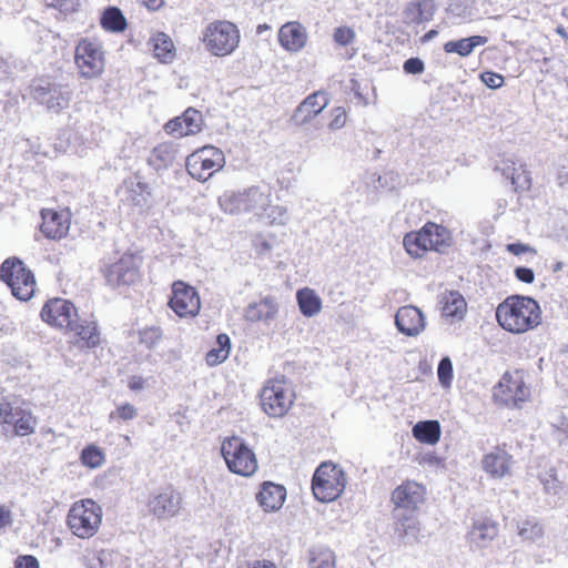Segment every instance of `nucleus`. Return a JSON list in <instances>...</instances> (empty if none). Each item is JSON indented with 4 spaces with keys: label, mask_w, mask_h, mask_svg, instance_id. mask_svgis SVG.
Instances as JSON below:
<instances>
[{
    "label": "nucleus",
    "mask_w": 568,
    "mask_h": 568,
    "mask_svg": "<svg viewBox=\"0 0 568 568\" xmlns=\"http://www.w3.org/2000/svg\"><path fill=\"white\" fill-rule=\"evenodd\" d=\"M278 312L276 298L273 296H265L258 302L250 303L245 311L244 317L248 322H271L275 318Z\"/></svg>",
    "instance_id": "25"
},
{
    "label": "nucleus",
    "mask_w": 568,
    "mask_h": 568,
    "mask_svg": "<svg viewBox=\"0 0 568 568\" xmlns=\"http://www.w3.org/2000/svg\"><path fill=\"white\" fill-rule=\"evenodd\" d=\"M41 318L52 326L68 329L78 318L75 306L68 300L53 298L48 301L41 310Z\"/></svg>",
    "instance_id": "16"
},
{
    "label": "nucleus",
    "mask_w": 568,
    "mask_h": 568,
    "mask_svg": "<svg viewBox=\"0 0 568 568\" xmlns=\"http://www.w3.org/2000/svg\"><path fill=\"white\" fill-rule=\"evenodd\" d=\"M263 210L266 211V216L270 219V222L273 223V224H281V225H283L288 220V214H287V211H286V209L284 206H280V205L271 206V205H267Z\"/></svg>",
    "instance_id": "48"
},
{
    "label": "nucleus",
    "mask_w": 568,
    "mask_h": 568,
    "mask_svg": "<svg viewBox=\"0 0 568 568\" xmlns=\"http://www.w3.org/2000/svg\"><path fill=\"white\" fill-rule=\"evenodd\" d=\"M165 130H166L168 133L174 134L176 136L189 135V133H184L185 125H184V121H182V116H176V118L170 120L165 124Z\"/></svg>",
    "instance_id": "52"
},
{
    "label": "nucleus",
    "mask_w": 568,
    "mask_h": 568,
    "mask_svg": "<svg viewBox=\"0 0 568 568\" xmlns=\"http://www.w3.org/2000/svg\"><path fill=\"white\" fill-rule=\"evenodd\" d=\"M74 61L81 77L85 79L99 77L104 70V52L101 43L82 39L75 48Z\"/></svg>",
    "instance_id": "12"
},
{
    "label": "nucleus",
    "mask_w": 568,
    "mask_h": 568,
    "mask_svg": "<svg viewBox=\"0 0 568 568\" xmlns=\"http://www.w3.org/2000/svg\"><path fill=\"white\" fill-rule=\"evenodd\" d=\"M501 171L507 179H510L511 184L515 187V191H524L530 187L531 179L528 172L523 166L516 169L507 165L504 169H501Z\"/></svg>",
    "instance_id": "38"
},
{
    "label": "nucleus",
    "mask_w": 568,
    "mask_h": 568,
    "mask_svg": "<svg viewBox=\"0 0 568 568\" xmlns=\"http://www.w3.org/2000/svg\"><path fill=\"white\" fill-rule=\"evenodd\" d=\"M530 395L529 388L524 382V372H506L499 383L494 388V398L496 402L506 406L520 407Z\"/></svg>",
    "instance_id": "11"
},
{
    "label": "nucleus",
    "mask_w": 568,
    "mask_h": 568,
    "mask_svg": "<svg viewBox=\"0 0 568 568\" xmlns=\"http://www.w3.org/2000/svg\"><path fill=\"white\" fill-rule=\"evenodd\" d=\"M327 103L328 100L323 92H314L298 104L292 115V121L298 125L305 124L321 113Z\"/></svg>",
    "instance_id": "20"
},
{
    "label": "nucleus",
    "mask_w": 568,
    "mask_h": 568,
    "mask_svg": "<svg viewBox=\"0 0 568 568\" xmlns=\"http://www.w3.org/2000/svg\"><path fill=\"white\" fill-rule=\"evenodd\" d=\"M0 278L10 287L17 300L26 302L34 294V275L18 257L4 260L0 267Z\"/></svg>",
    "instance_id": "3"
},
{
    "label": "nucleus",
    "mask_w": 568,
    "mask_h": 568,
    "mask_svg": "<svg viewBox=\"0 0 568 568\" xmlns=\"http://www.w3.org/2000/svg\"><path fill=\"white\" fill-rule=\"evenodd\" d=\"M487 42L488 38L485 36H471L446 42L444 44V51L446 53H456L462 58H466L473 53L475 48L485 45Z\"/></svg>",
    "instance_id": "30"
},
{
    "label": "nucleus",
    "mask_w": 568,
    "mask_h": 568,
    "mask_svg": "<svg viewBox=\"0 0 568 568\" xmlns=\"http://www.w3.org/2000/svg\"><path fill=\"white\" fill-rule=\"evenodd\" d=\"M286 489L282 485L272 481H265L261 490L256 494V500L265 511H275L280 509L285 500Z\"/></svg>",
    "instance_id": "27"
},
{
    "label": "nucleus",
    "mask_w": 568,
    "mask_h": 568,
    "mask_svg": "<svg viewBox=\"0 0 568 568\" xmlns=\"http://www.w3.org/2000/svg\"><path fill=\"white\" fill-rule=\"evenodd\" d=\"M219 204L229 214L256 211L270 204V194L258 186H252L243 192H225L219 197Z\"/></svg>",
    "instance_id": "8"
},
{
    "label": "nucleus",
    "mask_w": 568,
    "mask_h": 568,
    "mask_svg": "<svg viewBox=\"0 0 568 568\" xmlns=\"http://www.w3.org/2000/svg\"><path fill=\"white\" fill-rule=\"evenodd\" d=\"M346 483V474L339 465L324 462L313 475L312 491L318 501L331 503L343 494Z\"/></svg>",
    "instance_id": "2"
},
{
    "label": "nucleus",
    "mask_w": 568,
    "mask_h": 568,
    "mask_svg": "<svg viewBox=\"0 0 568 568\" xmlns=\"http://www.w3.org/2000/svg\"><path fill=\"white\" fill-rule=\"evenodd\" d=\"M480 80L489 89H499L504 84V77L493 71H484Z\"/></svg>",
    "instance_id": "50"
},
{
    "label": "nucleus",
    "mask_w": 568,
    "mask_h": 568,
    "mask_svg": "<svg viewBox=\"0 0 568 568\" xmlns=\"http://www.w3.org/2000/svg\"><path fill=\"white\" fill-rule=\"evenodd\" d=\"M356 38V33L352 28L338 27L334 30L333 39L339 45H348Z\"/></svg>",
    "instance_id": "49"
},
{
    "label": "nucleus",
    "mask_w": 568,
    "mask_h": 568,
    "mask_svg": "<svg viewBox=\"0 0 568 568\" xmlns=\"http://www.w3.org/2000/svg\"><path fill=\"white\" fill-rule=\"evenodd\" d=\"M203 42L213 55H229L239 47L240 31L227 20L213 21L203 32Z\"/></svg>",
    "instance_id": "4"
},
{
    "label": "nucleus",
    "mask_w": 568,
    "mask_h": 568,
    "mask_svg": "<svg viewBox=\"0 0 568 568\" xmlns=\"http://www.w3.org/2000/svg\"><path fill=\"white\" fill-rule=\"evenodd\" d=\"M162 337V331L160 327L152 326L140 331V343L145 345L148 348L154 347Z\"/></svg>",
    "instance_id": "47"
},
{
    "label": "nucleus",
    "mask_w": 568,
    "mask_h": 568,
    "mask_svg": "<svg viewBox=\"0 0 568 568\" xmlns=\"http://www.w3.org/2000/svg\"><path fill=\"white\" fill-rule=\"evenodd\" d=\"M437 376L443 387H450L454 377L453 362L448 356H444L437 367Z\"/></svg>",
    "instance_id": "45"
},
{
    "label": "nucleus",
    "mask_w": 568,
    "mask_h": 568,
    "mask_svg": "<svg viewBox=\"0 0 568 568\" xmlns=\"http://www.w3.org/2000/svg\"><path fill=\"white\" fill-rule=\"evenodd\" d=\"M442 315L452 318H463L466 312V301L457 291H449L442 296Z\"/></svg>",
    "instance_id": "33"
},
{
    "label": "nucleus",
    "mask_w": 568,
    "mask_h": 568,
    "mask_svg": "<svg viewBox=\"0 0 568 568\" xmlns=\"http://www.w3.org/2000/svg\"><path fill=\"white\" fill-rule=\"evenodd\" d=\"M301 313L306 317L316 315L322 308V301L311 288H302L296 293Z\"/></svg>",
    "instance_id": "35"
},
{
    "label": "nucleus",
    "mask_w": 568,
    "mask_h": 568,
    "mask_svg": "<svg viewBox=\"0 0 568 568\" xmlns=\"http://www.w3.org/2000/svg\"><path fill=\"white\" fill-rule=\"evenodd\" d=\"M539 479L547 494L557 495L562 489V481L559 480L555 468L541 473Z\"/></svg>",
    "instance_id": "41"
},
{
    "label": "nucleus",
    "mask_w": 568,
    "mask_h": 568,
    "mask_svg": "<svg viewBox=\"0 0 568 568\" xmlns=\"http://www.w3.org/2000/svg\"><path fill=\"white\" fill-rule=\"evenodd\" d=\"M311 568H335V555L328 548L311 551Z\"/></svg>",
    "instance_id": "39"
},
{
    "label": "nucleus",
    "mask_w": 568,
    "mask_h": 568,
    "mask_svg": "<svg viewBox=\"0 0 568 568\" xmlns=\"http://www.w3.org/2000/svg\"><path fill=\"white\" fill-rule=\"evenodd\" d=\"M11 513L3 508H0V527H7L11 524Z\"/></svg>",
    "instance_id": "64"
},
{
    "label": "nucleus",
    "mask_w": 568,
    "mask_h": 568,
    "mask_svg": "<svg viewBox=\"0 0 568 568\" xmlns=\"http://www.w3.org/2000/svg\"><path fill=\"white\" fill-rule=\"evenodd\" d=\"M149 44L152 47L154 55L162 62H169L173 59V42L169 36L163 32H159L153 36Z\"/></svg>",
    "instance_id": "36"
},
{
    "label": "nucleus",
    "mask_w": 568,
    "mask_h": 568,
    "mask_svg": "<svg viewBox=\"0 0 568 568\" xmlns=\"http://www.w3.org/2000/svg\"><path fill=\"white\" fill-rule=\"evenodd\" d=\"M176 152L178 149L173 143L163 142L152 149L146 162L155 171L166 170L173 164Z\"/></svg>",
    "instance_id": "28"
},
{
    "label": "nucleus",
    "mask_w": 568,
    "mask_h": 568,
    "mask_svg": "<svg viewBox=\"0 0 568 568\" xmlns=\"http://www.w3.org/2000/svg\"><path fill=\"white\" fill-rule=\"evenodd\" d=\"M101 26L108 31L121 32L126 27V20L119 8L109 7L101 16Z\"/></svg>",
    "instance_id": "37"
},
{
    "label": "nucleus",
    "mask_w": 568,
    "mask_h": 568,
    "mask_svg": "<svg viewBox=\"0 0 568 568\" xmlns=\"http://www.w3.org/2000/svg\"><path fill=\"white\" fill-rule=\"evenodd\" d=\"M217 349H223V353L229 357L231 351V339L226 334H219L216 337Z\"/></svg>",
    "instance_id": "59"
},
{
    "label": "nucleus",
    "mask_w": 568,
    "mask_h": 568,
    "mask_svg": "<svg viewBox=\"0 0 568 568\" xmlns=\"http://www.w3.org/2000/svg\"><path fill=\"white\" fill-rule=\"evenodd\" d=\"M83 564L87 566V568H102V560L95 555L84 557Z\"/></svg>",
    "instance_id": "61"
},
{
    "label": "nucleus",
    "mask_w": 568,
    "mask_h": 568,
    "mask_svg": "<svg viewBox=\"0 0 568 568\" xmlns=\"http://www.w3.org/2000/svg\"><path fill=\"white\" fill-rule=\"evenodd\" d=\"M81 462L90 468H98L103 464L104 455L99 447L89 445L81 453Z\"/></svg>",
    "instance_id": "42"
},
{
    "label": "nucleus",
    "mask_w": 568,
    "mask_h": 568,
    "mask_svg": "<svg viewBox=\"0 0 568 568\" xmlns=\"http://www.w3.org/2000/svg\"><path fill=\"white\" fill-rule=\"evenodd\" d=\"M515 276L518 281L530 284L535 280V273L532 268L526 267V266H518L514 271Z\"/></svg>",
    "instance_id": "57"
},
{
    "label": "nucleus",
    "mask_w": 568,
    "mask_h": 568,
    "mask_svg": "<svg viewBox=\"0 0 568 568\" xmlns=\"http://www.w3.org/2000/svg\"><path fill=\"white\" fill-rule=\"evenodd\" d=\"M104 277L111 287L134 283L139 277V270L133 256H123L110 265L104 272Z\"/></svg>",
    "instance_id": "17"
},
{
    "label": "nucleus",
    "mask_w": 568,
    "mask_h": 568,
    "mask_svg": "<svg viewBox=\"0 0 568 568\" xmlns=\"http://www.w3.org/2000/svg\"><path fill=\"white\" fill-rule=\"evenodd\" d=\"M16 568H40L39 561L34 556H18L14 564Z\"/></svg>",
    "instance_id": "58"
},
{
    "label": "nucleus",
    "mask_w": 568,
    "mask_h": 568,
    "mask_svg": "<svg viewBox=\"0 0 568 568\" xmlns=\"http://www.w3.org/2000/svg\"><path fill=\"white\" fill-rule=\"evenodd\" d=\"M181 116L185 125L184 133H189V135H191L202 130L203 118L200 111L189 108Z\"/></svg>",
    "instance_id": "40"
},
{
    "label": "nucleus",
    "mask_w": 568,
    "mask_h": 568,
    "mask_svg": "<svg viewBox=\"0 0 568 568\" xmlns=\"http://www.w3.org/2000/svg\"><path fill=\"white\" fill-rule=\"evenodd\" d=\"M68 331L73 332L79 337L82 346L92 348L100 343V333L97 323L92 320H83L78 316Z\"/></svg>",
    "instance_id": "29"
},
{
    "label": "nucleus",
    "mask_w": 568,
    "mask_h": 568,
    "mask_svg": "<svg viewBox=\"0 0 568 568\" xmlns=\"http://www.w3.org/2000/svg\"><path fill=\"white\" fill-rule=\"evenodd\" d=\"M519 536L529 541H538L544 536L542 527L539 523L535 520H526L519 527Z\"/></svg>",
    "instance_id": "44"
},
{
    "label": "nucleus",
    "mask_w": 568,
    "mask_h": 568,
    "mask_svg": "<svg viewBox=\"0 0 568 568\" xmlns=\"http://www.w3.org/2000/svg\"><path fill=\"white\" fill-rule=\"evenodd\" d=\"M115 413L110 414V418H114ZM116 416L123 420H131L134 419L138 416L136 408L126 403L118 407Z\"/></svg>",
    "instance_id": "53"
},
{
    "label": "nucleus",
    "mask_w": 568,
    "mask_h": 568,
    "mask_svg": "<svg viewBox=\"0 0 568 568\" xmlns=\"http://www.w3.org/2000/svg\"><path fill=\"white\" fill-rule=\"evenodd\" d=\"M403 69L408 74H420L425 70V64L419 58H409L404 62Z\"/></svg>",
    "instance_id": "54"
},
{
    "label": "nucleus",
    "mask_w": 568,
    "mask_h": 568,
    "mask_svg": "<svg viewBox=\"0 0 568 568\" xmlns=\"http://www.w3.org/2000/svg\"><path fill=\"white\" fill-rule=\"evenodd\" d=\"M261 406L270 417L284 416L293 404L292 395L285 389L282 382H268L260 394Z\"/></svg>",
    "instance_id": "13"
},
{
    "label": "nucleus",
    "mask_w": 568,
    "mask_h": 568,
    "mask_svg": "<svg viewBox=\"0 0 568 568\" xmlns=\"http://www.w3.org/2000/svg\"><path fill=\"white\" fill-rule=\"evenodd\" d=\"M132 192H134L139 195H143V194L150 195V193H151L149 184L141 182V181L136 182L135 187L132 189Z\"/></svg>",
    "instance_id": "63"
},
{
    "label": "nucleus",
    "mask_w": 568,
    "mask_h": 568,
    "mask_svg": "<svg viewBox=\"0 0 568 568\" xmlns=\"http://www.w3.org/2000/svg\"><path fill=\"white\" fill-rule=\"evenodd\" d=\"M221 453L230 471L248 477L257 469L254 452L240 437L226 438L222 443Z\"/></svg>",
    "instance_id": "7"
},
{
    "label": "nucleus",
    "mask_w": 568,
    "mask_h": 568,
    "mask_svg": "<svg viewBox=\"0 0 568 568\" xmlns=\"http://www.w3.org/2000/svg\"><path fill=\"white\" fill-rule=\"evenodd\" d=\"M224 163L223 152L213 145H206L190 154L186 158L185 166L193 179L205 182L214 172L221 170Z\"/></svg>",
    "instance_id": "9"
},
{
    "label": "nucleus",
    "mask_w": 568,
    "mask_h": 568,
    "mask_svg": "<svg viewBox=\"0 0 568 568\" xmlns=\"http://www.w3.org/2000/svg\"><path fill=\"white\" fill-rule=\"evenodd\" d=\"M425 231L428 237V247L438 253H445L452 245V237L449 231L435 223H426Z\"/></svg>",
    "instance_id": "32"
},
{
    "label": "nucleus",
    "mask_w": 568,
    "mask_h": 568,
    "mask_svg": "<svg viewBox=\"0 0 568 568\" xmlns=\"http://www.w3.org/2000/svg\"><path fill=\"white\" fill-rule=\"evenodd\" d=\"M306 40V30L300 22H287L280 28L278 41L288 51H300L305 47Z\"/></svg>",
    "instance_id": "24"
},
{
    "label": "nucleus",
    "mask_w": 568,
    "mask_h": 568,
    "mask_svg": "<svg viewBox=\"0 0 568 568\" xmlns=\"http://www.w3.org/2000/svg\"><path fill=\"white\" fill-rule=\"evenodd\" d=\"M226 358L227 356L223 353V349H217L216 347L210 349L205 356V361L209 366L222 364Z\"/></svg>",
    "instance_id": "56"
},
{
    "label": "nucleus",
    "mask_w": 568,
    "mask_h": 568,
    "mask_svg": "<svg viewBox=\"0 0 568 568\" xmlns=\"http://www.w3.org/2000/svg\"><path fill=\"white\" fill-rule=\"evenodd\" d=\"M182 504V494L172 485H168L149 495L146 508L159 520H168L180 515Z\"/></svg>",
    "instance_id": "10"
},
{
    "label": "nucleus",
    "mask_w": 568,
    "mask_h": 568,
    "mask_svg": "<svg viewBox=\"0 0 568 568\" xmlns=\"http://www.w3.org/2000/svg\"><path fill=\"white\" fill-rule=\"evenodd\" d=\"M30 95L49 112L59 114L69 106L71 91L68 85L48 79H37L30 84Z\"/></svg>",
    "instance_id": "6"
},
{
    "label": "nucleus",
    "mask_w": 568,
    "mask_h": 568,
    "mask_svg": "<svg viewBox=\"0 0 568 568\" xmlns=\"http://www.w3.org/2000/svg\"><path fill=\"white\" fill-rule=\"evenodd\" d=\"M102 518L101 507L92 499L73 504L68 514V526L79 538H90L99 529Z\"/></svg>",
    "instance_id": "5"
},
{
    "label": "nucleus",
    "mask_w": 568,
    "mask_h": 568,
    "mask_svg": "<svg viewBox=\"0 0 568 568\" xmlns=\"http://www.w3.org/2000/svg\"><path fill=\"white\" fill-rule=\"evenodd\" d=\"M558 185L568 190V169L562 168L557 174Z\"/></svg>",
    "instance_id": "62"
},
{
    "label": "nucleus",
    "mask_w": 568,
    "mask_h": 568,
    "mask_svg": "<svg viewBox=\"0 0 568 568\" xmlns=\"http://www.w3.org/2000/svg\"><path fill=\"white\" fill-rule=\"evenodd\" d=\"M397 329L406 336H417L426 327V321L423 312L413 305H406L398 308L395 315Z\"/></svg>",
    "instance_id": "18"
},
{
    "label": "nucleus",
    "mask_w": 568,
    "mask_h": 568,
    "mask_svg": "<svg viewBox=\"0 0 568 568\" xmlns=\"http://www.w3.org/2000/svg\"><path fill=\"white\" fill-rule=\"evenodd\" d=\"M394 530L399 540L412 545L418 542L420 532L417 513L393 514Z\"/></svg>",
    "instance_id": "22"
},
{
    "label": "nucleus",
    "mask_w": 568,
    "mask_h": 568,
    "mask_svg": "<svg viewBox=\"0 0 568 568\" xmlns=\"http://www.w3.org/2000/svg\"><path fill=\"white\" fill-rule=\"evenodd\" d=\"M36 424V418L31 415V413L22 409L20 417L13 427V432L18 436H27L34 432Z\"/></svg>",
    "instance_id": "43"
},
{
    "label": "nucleus",
    "mask_w": 568,
    "mask_h": 568,
    "mask_svg": "<svg viewBox=\"0 0 568 568\" xmlns=\"http://www.w3.org/2000/svg\"><path fill=\"white\" fill-rule=\"evenodd\" d=\"M412 433L419 443L435 445L440 439L442 428L438 420L428 419L416 423Z\"/></svg>",
    "instance_id": "31"
},
{
    "label": "nucleus",
    "mask_w": 568,
    "mask_h": 568,
    "mask_svg": "<svg viewBox=\"0 0 568 568\" xmlns=\"http://www.w3.org/2000/svg\"><path fill=\"white\" fill-rule=\"evenodd\" d=\"M496 318L504 329L520 334L540 324L541 311L534 298L514 295L498 305Z\"/></svg>",
    "instance_id": "1"
},
{
    "label": "nucleus",
    "mask_w": 568,
    "mask_h": 568,
    "mask_svg": "<svg viewBox=\"0 0 568 568\" xmlns=\"http://www.w3.org/2000/svg\"><path fill=\"white\" fill-rule=\"evenodd\" d=\"M42 223L40 230L49 240H60L65 236L70 229L68 214L59 213L54 210H41Z\"/></svg>",
    "instance_id": "19"
},
{
    "label": "nucleus",
    "mask_w": 568,
    "mask_h": 568,
    "mask_svg": "<svg viewBox=\"0 0 568 568\" xmlns=\"http://www.w3.org/2000/svg\"><path fill=\"white\" fill-rule=\"evenodd\" d=\"M428 237L425 225L418 232H410L404 236L403 245L406 252L414 258L422 257L425 252L429 251Z\"/></svg>",
    "instance_id": "34"
},
{
    "label": "nucleus",
    "mask_w": 568,
    "mask_h": 568,
    "mask_svg": "<svg viewBox=\"0 0 568 568\" xmlns=\"http://www.w3.org/2000/svg\"><path fill=\"white\" fill-rule=\"evenodd\" d=\"M169 305L180 317L195 316L201 308L196 290L182 281L173 283Z\"/></svg>",
    "instance_id": "15"
},
{
    "label": "nucleus",
    "mask_w": 568,
    "mask_h": 568,
    "mask_svg": "<svg viewBox=\"0 0 568 568\" xmlns=\"http://www.w3.org/2000/svg\"><path fill=\"white\" fill-rule=\"evenodd\" d=\"M507 251L513 253L514 255H520L526 252L534 251L530 246L523 243H510L507 245Z\"/></svg>",
    "instance_id": "60"
},
{
    "label": "nucleus",
    "mask_w": 568,
    "mask_h": 568,
    "mask_svg": "<svg viewBox=\"0 0 568 568\" xmlns=\"http://www.w3.org/2000/svg\"><path fill=\"white\" fill-rule=\"evenodd\" d=\"M425 493L423 485L414 480L404 481L392 493L393 514L417 513L424 503Z\"/></svg>",
    "instance_id": "14"
},
{
    "label": "nucleus",
    "mask_w": 568,
    "mask_h": 568,
    "mask_svg": "<svg viewBox=\"0 0 568 568\" xmlns=\"http://www.w3.org/2000/svg\"><path fill=\"white\" fill-rule=\"evenodd\" d=\"M47 4L58 9L62 13H71L77 10L79 0H50L47 2Z\"/></svg>",
    "instance_id": "51"
},
{
    "label": "nucleus",
    "mask_w": 568,
    "mask_h": 568,
    "mask_svg": "<svg viewBox=\"0 0 568 568\" xmlns=\"http://www.w3.org/2000/svg\"><path fill=\"white\" fill-rule=\"evenodd\" d=\"M498 535L497 524L488 518L476 519L467 538L471 547L486 548Z\"/></svg>",
    "instance_id": "23"
},
{
    "label": "nucleus",
    "mask_w": 568,
    "mask_h": 568,
    "mask_svg": "<svg viewBox=\"0 0 568 568\" xmlns=\"http://www.w3.org/2000/svg\"><path fill=\"white\" fill-rule=\"evenodd\" d=\"M436 6L433 0H416L408 2L403 11L406 24H420L433 19Z\"/></svg>",
    "instance_id": "26"
},
{
    "label": "nucleus",
    "mask_w": 568,
    "mask_h": 568,
    "mask_svg": "<svg viewBox=\"0 0 568 568\" xmlns=\"http://www.w3.org/2000/svg\"><path fill=\"white\" fill-rule=\"evenodd\" d=\"M511 462L513 456L498 446L484 455L481 466L490 477L504 478L510 474Z\"/></svg>",
    "instance_id": "21"
},
{
    "label": "nucleus",
    "mask_w": 568,
    "mask_h": 568,
    "mask_svg": "<svg viewBox=\"0 0 568 568\" xmlns=\"http://www.w3.org/2000/svg\"><path fill=\"white\" fill-rule=\"evenodd\" d=\"M21 410L22 408L14 407L10 403H2L0 404V419L4 425L14 427Z\"/></svg>",
    "instance_id": "46"
},
{
    "label": "nucleus",
    "mask_w": 568,
    "mask_h": 568,
    "mask_svg": "<svg viewBox=\"0 0 568 568\" xmlns=\"http://www.w3.org/2000/svg\"><path fill=\"white\" fill-rule=\"evenodd\" d=\"M346 123V111L343 108H335L333 110V119L328 124L332 131L342 129Z\"/></svg>",
    "instance_id": "55"
}]
</instances>
